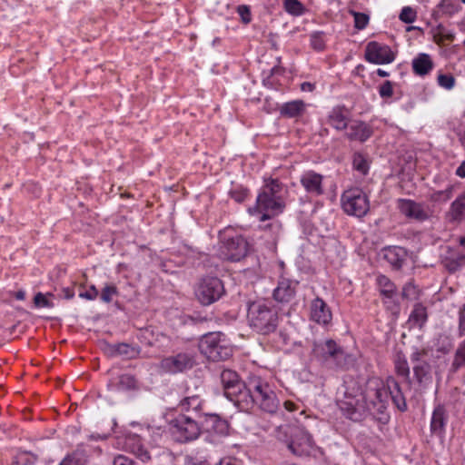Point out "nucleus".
Returning a JSON list of instances; mask_svg holds the SVG:
<instances>
[{"mask_svg":"<svg viewBox=\"0 0 465 465\" xmlns=\"http://www.w3.org/2000/svg\"><path fill=\"white\" fill-rule=\"evenodd\" d=\"M97 296H98V291L94 285L90 286V288L88 290L79 293V297H81L82 299L88 300V301H94L97 298Z\"/></svg>","mask_w":465,"mask_h":465,"instance_id":"nucleus-50","label":"nucleus"},{"mask_svg":"<svg viewBox=\"0 0 465 465\" xmlns=\"http://www.w3.org/2000/svg\"><path fill=\"white\" fill-rule=\"evenodd\" d=\"M117 293V288L114 285H105L102 290L100 298L104 302L109 303Z\"/></svg>","mask_w":465,"mask_h":465,"instance_id":"nucleus-46","label":"nucleus"},{"mask_svg":"<svg viewBox=\"0 0 465 465\" xmlns=\"http://www.w3.org/2000/svg\"><path fill=\"white\" fill-rule=\"evenodd\" d=\"M394 368L396 373L411 383L410 366L404 354L398 352L394 358Z\"/></svg>","mask_w":465,"mask_h":465,"instance_id":"nucleus-32","label":"nucleus"},{"mask_svg":"<svg viewBox=\"0 0 465 465\" xmlns=\"http://www.w3.org/2000/svg\"><path fill=\"white\" fill-rule=\"evenodd\" d=\"M283 405L284 408L289 411H293L296 410V405L292 401H284Z\"/></svg>","mask_w":465,"mask_h":465,"instance_id":"nucleus-60","label":"nucleus"},{"mask_svg":"<svg viewBox=\"0 0 465 465\" xmlns=\"http://www.w3.org/2000/svg\"><path fill=\"white\" fill-rule=\"evenodd\" d=\"M125 449L143 462H148L151 460L149 450L145 448L142 439L137 435L126 438Z\"/></svg>","mask_w":465,"mask_h":465,"instance_id":"nucleus-23","label":"nucleus"},{"mask_svg":"<svg viewBox=\"0 0 465 465\" xmlns=\"http://www.w3.org/2000/svg\"><path fill=\"white\" fill-rule=\"evenodd\" d=\"M168 430L173 440L179 443H188L197 440L202 432L198 421L192 416L180 413L168 421Z\"/></svg>","mask_w":465,"mask_h":465,"instance_id":"nucleus-7","label":"nucleus"},{"mask_svg":"<svg viewBox=\"0 0 465 465\" xmlns=\"http://www.w3.org/2000/svg\"><path fill=\"white\" fill-rule=\"evenodd\" d=\"M63 292H64V298L67 299V300L72 299L74 297V291L69 289V288L64 289Z\"/></svg>","mask_w":465,"mask_h":465,"instance_id":"nucleus-59","label":"nucleus"},{"mask_svg":"<svg viewBox=\"0 0 465 465\" xmlns=\"http://www.w3.org/2000/svg\"><path fill=\"white\" fill-rule=\"evenodd\" d=\"M108 436H109V434H103V435H101V434H96V435L95 434H92V435H90V439H92V440H105V439L108 438Z\"/></svg>","mask_w":465,"mask_h":465,"instance_id":"nucleus-62","label":"nucleus"},{"mask_svg":"<svg viewBox=\"0 0 465 465\" xmlns=\"http://www.w3.org/2000/svg\"><path fill=\"white\" fill-rule=\"evenodd\" d=\"M407 256V251L402 247L390 246L383 249L384 259L397 270L403 266Z\"/></svg>","mask_w":465,"mask_h":465,"instance_id":"nucleus-25","label":"nucleus"},{"mask_svg":"<svg viewBox=\"0 0 465 465\" xmlns=\"http://www.w3.org/2000/svg\"><path fill=\"white\" fill-rule=\"evenodd\" d=\"M249 193V190L242 185H235L230 191L231 197L237 203H242Z\"/></svg>","mask_w":465,"mask_h":465,"instance_id":"nucleus-42","label":"nucleus"},{"mask_svg":"<svg viewBox=\"0 0 465 465\" xmlns=\"http://www.w3.org/2000/svg\"><path fill=\"white\" fill-rule=\"evenodd\" d=\"M85 458L80 451L67 455L59 465H85Z\"/></svg>","mask_w":465,"mask_h":465,"instance_id":"nucleus-40","label":"nucleus"},{"mask_svg":"<svg viewBox=\"0 0 465 465\" xmlns=\"http://www.w3.org/2000/svg\"><path fill=\"white\" fill-rule=\"evenodd\" d=\"M311 319L315 322L327 325L332 319V314L330 307L321 298L316 297L311 302Z\"/></svg>","mask_w":465,"mask_h":465,"instance_id":"nucleus-20","label":"nucleus"},{"mask_svg":"<svg viewBox=\"0 0 465 465\" xmlns=\"http://www.w3.org/2000/svg\"><path fill=\"white\" fill-rule=\"evenodd\" d=\"M453 190H454V186L449 185L444 190L434 192L431 194L430 199L434 202H446L452 197Z\"/></svg>","mask_w":465,"mask_h":465,"instance_id":"nucleus-41","label":"nucleus"},{"mask_svg":"<svg viewBox=\"0 0 465 465\" xmlns=\"http://www.w3.org/2000/svg\"><path fill=\"white\" fill-rule=\"evenodd\" d=\"M376 73L381 77H387L390 75V74L387 71L381 68L377 69Z\"/></svg>","mask_w":465,"mask_h":465,"instance_id":"nucleus-63","label":"nucleus"},{"mask_svg":"<svg viewBox=\"0 0 465 465\" xmlns=\"http://www.w3.org/2000/svg\"><path fill=\"white\" fill-rule=\"evenodd\" d=\"M428 319L427 309L421 303H416L409 316V322L413 327L422 328Z\"/></svg>","mask_w":465,"mask_h":465,"instance_id":"nucleus-30","label":"nucleus"},{"mask_svg":"<svg viewBox=\"0 0 465 465\" xmlns=\"http://www.w3.org/2000/svg\"><path fill=\"white\" fill-rule=\"evenodd\" d=\"M298 284L297 281L281 278L273 290V299L280 303L290 302L295 297Z\"/></svg>","mask_w":465,"mask_h":465,"instance_id":"nucleus-17","label":"nucleus"},{"mask_svg":"<svg viewBox=\"0 0 465 465\" xmlns=\"http://www.w3.org/2000/svg\"><path fill=\"white\" fill-rule=\"evenodd\" d=\"M433 68V62L430 56L427 54H419L412 60V70L420 76L428 74Z\"/></svg>","mask_w":465,"mask_h":465,"instance_id":"nucleus-29","label":"nucleus"},{"mask_svg":"<svg viewBox=\"0 0 465 465\" xmlns=\"http://www.w3.org/2000/svg\"><path fill=\"white\" fill-rule=\"evenodd\" d=\"M189 320L192 321L194 323H198V322H206L207 321V318L205 317H202L200 315H193V316H190L189 317Z\"/></svg>","mask_w":465,"mask_h":465,"instance_id":"nucleus-58","label":"nucleus"},{"mask_svg":"<svg viewBox=\"0 0 465 465\" xmlns=\"http://www.w3.org/2000/svg\"><path fill=\"white\" fill-rule=\"evenodd\" d=\"M398 208L405 217L417 222H424L430 217V210L423 203L410 199H399Z\"/></svg>","mask_w":465,"mask_h":465,"instance_id":"nucleus-15","label":"nucleus"},{"mask_svg":"<svg viewBox=\"0 0 465 465\" xmlns=\"http://www.w3.org/2000/svg\"><path fill=\"white\" fill-rule=\"evenodd\" d=\"M365 59L374 64H391L395 60V54L387 45L372 41L365 48Z\"/></svg>","mask_w":465,"mask_h":465,"instance_id":"nucleus-13","label":"nucleus"},{"mask_svg":"<svg viewBox=\"0 0 465 465\" xmlns=\"http://www.w3.org/2000/svg\"><path fill=\"white\" fill-rule=\"evenodd\" d=\"M185 465H207L205 460H197L194 458H187L185 460Z\"/></svg>","mask_w":465,"mask_h":465,"instance_id":"nucleus-55","label":"nucleus"},{"mask_svg":"<svg viewBox=\"0 0 465 465\" xmlns=\"http://www.w3.org/2000/svg\"><path fill=\"white\" fill-rule=\"evenodd\" d=\"M446 219L450 223H460L465 221V193L459 195L446 213Z\"/></svg>","mask_w":465,"mask_h":465,"instance_id":"nucleus-24","label":"nucleus"},{"mask_svg":"<svg viewBox=\"0 0 465 465\" xmlns=\"http://www.w3.org/2000/svg\"><path fill=\"white\" fill-rule=\"evenodd\" d=\"M328 123L336 130H345L350 123L348 110L341 106L332 108L328 115Z\"/></svg>","mask_w":465,"mask_h":465,"instance_id":"nucleus-27","label":"nucleus"},{"mask_svg":"<svg viewBox=\"0 0 465 465\" xmlns=\"http://www.w3.org/2000/svg\"><path fill=\"white\" fill-rule=\"evenodd\" d=\"M203 425L205 429L220 437L229 435V422L216 413H203Z\"/></svg>","mask_w":465,"mask_h":465,"instance_id":"nucleus-19","label":"nucleus"},{"mask_svg":"<svg viewBox=\"0 0 465 465\" xmlns=\"http://www.w3.org/2000/svg\"><path fill=\"white\" fill-rule=\"evenodd\" d=\"M300 183L305 192L312 196H320L324 193L323 176L314 171L304 172L301 175Z\"/></svg>","mask_w":465,"mask_h":465,"instance_id":"nucleus-16","label":"nucleus"},{"mask_svg":"<svg viewBox=\"0 0 465 465\" xmlns=\"http://www.w3.org/2000/svg\"><path fill=\"white\" fill-rule=\"evenodd\" d=\"M353 168L365 175L369 172V163L363 154L356 153L353 154L352 160Z\"/></svg>","mask_w":465,"mask_h":465,"instance_id":"nucleus-38","label":"nucleus"},{"mask_svg":"<svg viewBox=\"0 0 465 465\" xmlns=\"http://www.w3.org/2000/svg\"><path fill=\"white\" fill-rule=\"evenodd\" d=\"M379 94L383 99L391 98L393 95V84L391 81H385L379 87Z\"/></svg>","mask_w":465,"mask_h":465,"instance_id":"nucleus-48","label":"nucleus"},{"mask_svg":"<svg viewBox=\"0 0 465 465\" xmlns=\"http://www.w3.org/2000/svg\"><path fill=\"white\" fill-rule=\"evenodd\" d=\"M341 208L349 215L363 217L370 210L368 195L358 187L344 191L341 196Z\"/></svg>","mask_w":465,"mask_h":465,"instance_id":"nucleus-8","label":"nucleus"},{"mask_svg":"<svg viewBox=\"0 0 465 465\" xmlns=\"http://www.w3.org/2000/svg\"><path fill=\"white\" fill-rule=\"evenodd\" d=\"M460 331L461 335H465V305L460 312Z\"/></svg>","mask_w":465,"mask_h":465,"instance_id":"nucleus-53","label":"nucleus"},{"mask_svg":"<svg viewBox=\"0 0 465 465\" xmlns=\"http://www.w3.org/2000/svg\"><path fill=\"white\" fill-rule=\"evenodd\" d=\"M221 381L225 397L239 410L246 408L251 402L248 397L249 381L244 383L238 373L232 370H223L221 372Z\"/></svg>","mask_w":465,"mask_h":465,"instance_id":"nucleus-6","label":"nucleus"},{"mask_svg":"<svg viewBox=\"0 0 465 465\" xmlns=\"http://www.w3.org/2000/svg\"><path fill=\"white\" fill-rule=\"evenodd\" d=\"M377 284L381 293L387 298H391L396 292L395 284L385 275L377 277Z\"/></svg>","mask_w":465,"mask_h":465,"instance_id":"nucleus-33","label":"nucleus"},{"mask_svg":"<svg viewBox=\"0 0 465 465\" xmlns=\"http://www.w3.org/2000/svg\"><path fill=\"white\" fill-rule=\"evenodd\" d=\"M401 295L407 300H415L419 296V289L413 282H408L404 285Z\"/></svg>","mask_w":465,"mask_h":465,"instance_id":"nucleus-45","label":"nucleus"},{"mask_svg":"<svg viewBox=\"0 0 465 465\" xmlns=\"http://www.w3.org/2000/svg\"><path fill=\"white\" fill-rule=\"evenodd\" d=\"M456 174L461 178H465V161L457 168Z\"/></svg>","mask_w":465,"mask_h":465,"instance_id":"nucleus-57","label":"nucleus"},{"mask_svg":"<svg viewBox=\"0 0 465 465\" xmlns=\"http://www.w3.org/2000/svg\"><path fill=\"white\" fill-rule=\"evenodd\" d=\"M351 14L354 17L355 28H357L358 30H362L368 25L369 20H370V17L368 15H366L364 13L356 12V11H351Z\"/></svg>","mask_w":465,"mask_h":465,"instance_id":"nucleus-43","label":"nucleus"},{"mask_svg":"<svg viewBox=\"0 0 465 465\" xmlns=\"http://www.w3.org/2000/svg\"><path fill=\"white\" fill-rule=\"evenodd\" d=\"M326 41V34L322 31H314L310 35V45L317 52L325 50Z\"/></svg>","mask_w":465,"mask_h":465,"instance_id":"nucleus-35","label":"nucleus"},{"mask_svg":"<svg viewBox=\"0 0 465 465\" xmlns=\"http://www.w3.org/2000/svg\"><path fill=\"white\" fill-rule=\"evenodd\" d=\"M461 368H465V340L458 345L450 366L454 372Z\"/></svg>","mask_w":465,"mask_h":465,"instance_id":"nucleus-34","label":"nucleus"},{"mask_svg":"<svg viewBox=\"0 0 465 465\" xmlns=\"http://www.w3.org/2000/svg\"><path fill=\"white\" fill-rule=\"evenodd\" d=\"M438 84L440 86L450 90L455 85V78L451 74H440L438 76Z\"/></svg>","mask_w":465,"mask_h":465,"instance_id":"nucleus-47","label":"nucleus"},{"mask_svg":"<svg viewBox=\"0 0 465 465\" xmlns=\"http://www.w3.org/2000/svg\"><path fill=\"white\" fill-rule=\"evenodd\" d=\"M224 292L223 283L217 277L203 278L195 289V296L203 305L217 302Z\"/></svg>","mask_w":465,"mask_h":465,"instance_id":"nucleus-10","label":"nucleus"},{"mask_svg":"<svg viewBox=\"0 0 465 465\" xmlns=\"http://www.w3.org/2000/svg\"><path fill=\"white\" fill-rule=\"evenodd\" d=\"M399 18L401 21H402L405 24H411L416 20L417 13L411 6H404L401 9Z\"/></svg>","mask_w":465,"mask_h":465,"instance_id":"nucleus-44","label":"nucleus"},{"mask_svg":"<svg viewBox=\"0 0 465 465\" xmlns=\"http://www.w3.org/2000/svg\"><path fill=\"white\" fill-rule=\"evenodd\" d=\"M248 397L250 401L245 408H240V411H249L254 405L261 411L274 414L280 408V400L268 381L259 376H253L249 379Z\"/></svg>","mask_w":465,"mask_h":465,"instance_id":"nucleus-3","label":"nucleus"},{"mask_svg":"<svg viewBox=\"0 0 465 465\" xmlns=\"http://www.w3.org/2000/svg\"><path fill=\"white\" fill-rule=\"evenodd\" d=\"M114 465H134V462L130 458L124 455H118L114 459Z\"/></svg>","mask_w":465,"mask_h":465,"instance_id":"nucleus-51","label":"nucleus"},{"mask_svg":"<svg viewBox=\"0 0 465 465\" xmlns=\"http://www.w3.org/2000/svg\"><path fill=\"white\" fill-rule=\"evenodd\" d=\"M215 465H237L236 460L230 457L223 458L217 464Z\"/></svg>","mask_w":465,"mask_h":465,"instance_id":"nucleus-56","label":"nucleus"},{"mask_svg":"<svg viewBox=\"0 0 465 465\" xmlns=\"http://www.w3.org/2000/svg\"><path fill=\"white\" fill-rule=\"evenodd\" d=\"M287 193V189L278 179H266L258 193L255 205L248 211L252 215L262 214V222L270 220L283 213Z\"/></svg>","mask_w":465,"mask_h":465,"instance_id":"nucleus-2","label":"nucleus"},{"mask_svg":"<svg viewBox=\"0 0 465 465\" xmlns=\"http://www.w3.org/2000/svg\"><path fill=\"white\" fill-rule=\"evenodd\" d=\"M460 245H462V246H464V247H465V237H461V238L460 239Z\"/></svg>","mask_w":465,"mask_h":465,"instance_id":"nucleus-64","label":"nucleus"},{"mask_svg":"<svg viewBox=\"0 0 465 465\" xmlns=\"http://www.w3.org/2000/svg\"><path fill=\"white\" fill-rule=\"evenodd\" d=\"M306 105L302 100H293L284 103L280 107V114L286 118H294L302 115Z\"/></svg>","mask_w":465,"mask_h":465,"instance_id":"nucleus-28","label":"nucleus"},{"mask_svg":"<svg viewBox=\"0 0 465 465\" xmlns=\"http://www.w3.org/2000/svg\"><path fill=\"white\" fill-rule=\"evenodd\" d=\"M237 13L244 25H248L252 21V14L249 5H241L237 7Z\"/></svg>","mask_w":465,"mask_h":465,"instance_id":"nucleus-49","label":"nucleus"},{"mask_svg":"<svg viewBox=\"0 0 465 465\" xmlns=\"http://www.w3.org/2000/svg\"><path fill=\"white\" fill-rule=\"evenodd\" d=\"M106 352L112 357L121 356L126 360H132L139 357L141 348L125 342L107 344Z\"/></svg>","mask_w":465,"mask_h":465,"instance_id":"nucleus-22","label":"nucleus"},{"mask_svg":"<svg viewBox=\"0 0 465 465\" xmlns=\"http://www.w3.org/2000/svg\"><path fill=\"white\" fill-rule=\"evenodd\" d=\"M428 350L413 348L410 360L412 364L413 375L420 385L426 386L431 382V367L429 362Z\"/></svg>","mask_w":465,"mask_h":465,"instance_id":"nucleus-11","label":"nucleus"},{"mask_svg":"<svg viewBox=\"0 0 465 465\" xmlns=\"http://www.w3.org/2000/svg\"><path fill=\"white\" fill-rule=\"evenodd\" d=\"M194 362V358L191 353L180 352L163 358L160 366L164 371L175 374L192 369Z\"/></svg>","mask_w":465,"mask_h":465,"instance_id":"nucleus-14","label":"nucleus"},{"mask_svg":"<svg viewBox=\"0 0 465 465\" xmlns=\"http://www.w3.org/2000/svg\"><path fill=\"white\" fill-rule=\"evenodd\" d=\"M118 389L122 391H132L137 386L136 380L133 375L123 374L119 377Z\"/></svg>","mask_w":465,"mask_h":465,"instance_id":"nucleus-37","label":"nucleus"},{"mask_svg":"<svg viewBox=\"0 0 465 465\" xmlns=\"http://www.w3.org/2000/svg\"><path fill=\"white\" fill-rule=\"evenodd\" d=\"M315 89V84L311 82H303L301 84V90L302 92H312Z\"/></svg>","mask_w":465,"mask_h":465,"instance_id":"nucleus-54","label":"nucleus"},{"mask_svg":"<svg viewBox=\"0 0 465 465\" xmlns=\"http://www.w3.org/2000/svg\"><path fill=\"white\" fill-rule=\"evenodd\" d=\"M302 439L304 440L302 445H297L293 440L288 443V449L296 456H302L309 453L312 447V439L311 435L306 432H302Z\"/></svg>","mask_w":465,"mask_h":465,"instance_id":"nucleus-31","label":"nucleus"},{"mask_svg":"<svg viewBox=\"0 0 465 465\" xmlns=\"http://www.w3.org/2000/svg\"><path fill=\"white\" fill-rule=\"evenodd\" d=\"M222 242V252L227 260L238 262L248 253L249 243L246 239L240 234H225Z\"/></svg>","mask_w":465,"mask_h":465,"instance_id":"nucleus-12","label":"nucleus"},{"mask_svg":"<svg viewBox=\"0 0 465 465\" xmlns=\"http://www.w3.org/2000/svg\"><path fill=\"white\" fill-rule=\"evenodd\" d=\"M448 415L443 405L438 404L432 412L430 420V431L437 435H443Z\"/></svg>","mask_w":465,"mask_h":465,"instance_id":"nucleus-26","label":"nucleus"},{"mask_svg":"<svg viewBox=\"0 0 465 465\" xmlns=\"http://www.w3.org/2000/svg\"><path fill=\"white\" fill-rule=\"evenodd\" d=\"M205 401L200 394H187L179 402L178 407L183 412L192 411L196 417H203Z\"/></svg>","mask_w":465,"mask_h":465,"instance_id":"nucleus-21","label":"nucleus"},{"mask_svg":"<svg viewBox=\"0 0 465 465\" xmlns=\"http://www.w3.org/2000/svg\"><path fill=\"white\" fill-rule=\"evenodd\" d=\"M50 297H53V294L47 292L45 294L42 292H37L34 298V303L38 308H53L54 306Z\"/></svg>","mask_w":465,"mask_h":465,"instance_id":"nucleus-39","label":"nucleus"},{"mask_svg":"<svg viewBox=\"0 0 465 465\" xmlns=\"http://www.w3.org/2000/svg\"><path fill=\"white\" fill-rule=\"evenodd\" d=\"M281 227H282V225L278 221H272V223L264 225L263 229L265 231H267V230L272 231L274 237H276L281 231Z\"/></svg>","mask_w":465,"mask_h":465,"instance_id":"nucleus-52","label":"nucleus"},{"mask_svg":"<svg viewBox=\"0 0 465 465\" xmlns=\"http://www.w3.org/2000/svg\"><path fill=\"white\" fill-rule=\"evenodd\" d=\"M312 354L322 361H331L336 366L344 368L350 358L341 347L333 340L315 341L312 344Z\"/></svg>","mask_w":465,"mask_h":465,"instance_id":"nucleus-9","label":"nucleus"},{"mask_svg":"<svg viewBox=\"0 0 465 465\" xmlns=\"http://www.w3.org/2000/svg\"><path fill=\"white\" fill-rule=\"evenodd\" d=\"M15 297L16 300H19V301H23L25 300V291H17L15 293Z\"/></svg>","mask_w":465,"mask_h":465,"instance_id":"nucleus-61","label":"nucleus"},{"mask_svg":"<svg viewBox=\"0 0 465 465\" xmlns=\"http://www.w3.org/2000/svg\"><path fill=\"white\" fill-rule=\"evenodd\" d=\"M343 387V397L338 401V405L343 415L351 420H360L369 412L381 422L387 423L390 398L400 411L408 409L402 390L392 376L386 380L370 378L363 389L354 380L344 381Z\"/></svg>","mask_w":465,"mask_h":465,"instance_id":"nucleus-1","label":"nucleus"},{"mask_svg":"<svg viewBox=\"0 0 465 465\" xmlns=\"http://www.w3.org/2000/svg\"><path fill=\"white\" fill-rule=\"evenodd\" d=\"M247 320L252 329L266 335L276 330L279 317L271 302L256 301L248 304Z\"/></svg>","mask_w":465,"mask_h":465,"instance_id":"nucleus-4","label":"nucleus"},{"mask_svg":"<svg viewBox=\"0 0 465 465\" xmlns=\"http://www.w3.org/2000/svg\"><path fill=\"white\" fill-rule=\"evenodd\" d=\"M199 350L209 361H224L231 357L232 349L225 335L221 331L203 334L198 344Z\"/></svg>","mask_w":465,"mask_h":465,"instance_id":"nucleus-5","label":"nucleus"},{"mask_svg":"<svg viewBox=\"0 0 465 465\" xmlns=\"http://www.w3.org/2000/svg\"><path fill=\"white\" fill-rule=\"evenodd\" d=\"M285 11L292 15H302L305 8L299 0H284Z\"/></svg>","mask_w":465,"mask_h":465,"instance_id":"nucleus-36","label":"nucleus"},{"mask_svg":"<svg viewBox=\"0 0 465 465\" xmlns=\"http://www.w3.org/2000/svg\"><path fill=\"white\" fill-rule=\"evenodd\" d=\"M346 129L345 136L350 141L364 143L373 134L371 125L360 120L351 121Z\"/></svg>","mask_w":465,"mask_h":465,"instance_id":"nucleus-18","label":"nucleus"}]
</instances>
